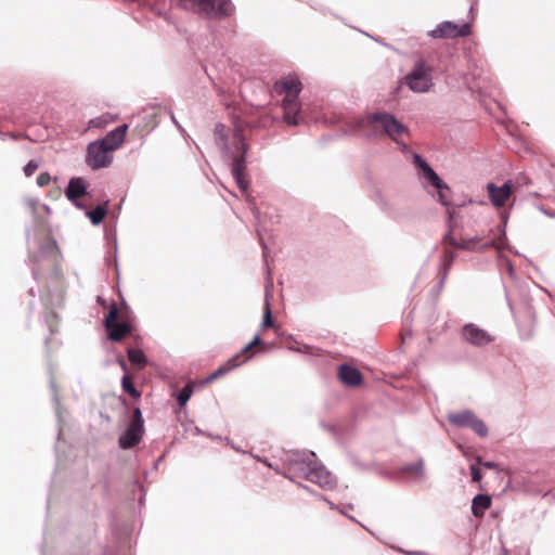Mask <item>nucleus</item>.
I'll return each mask as SVG.
<instances>
[{"label":"nucleus","instance_id":"nucleus-1","mask_svg":"<svg viewBox=\"0 0 555 555\" xmlns=\"http://www.w3.org/2000/svg\"><path fill=\"white\" fill-rule=\"evenodd\" d=\"M302 85L297 77L287 76L275 81L273 92L282 95L283 117L287 125L297 126L305 121L298 100Z\"/></svg>","mask_w":555,"mask_h":555},{"label":"nucleus","instance_id":"nucleus-2","mask_svg":"<svg viewBox=\"0 0 555 555\" xmlns=\"http://www.w3.org/2000/svg\"><path fill=\"white\" fill-rule=\"evenodd\" d=\"M104 327L107 332V338L112 341H121L133 332L132 318L128 309L119 310L115 305L109 308L104 319Z\"/></svg>","mask_w":555,"mask_h":555},{"label":"nucleus","instance_id":"nucleus-3","mask_svg":"<svg viewBox=\"0 0 555 555\" xmlns=\"http://www.w3.org/2000/svg\"><path fill=\"white\" fill-rule=\"evenodd\" d=\"M184 10L207 18H223L232 13L230 0H176Z\"/></svg>","mask_w":555,"mask_h":555},{"label":"nucleus","instance_id":"nucleus-4","mask_svg":"<svg viewBox=\"0 0 555 555\" xmlns=\"http://www.w3.org/2000/svg\"><path fill=\"white\" fill-rule=\"evenodd\" d=\"M366 125L375 132H380L391 138L396 143L409 134V129L395 116L388 113H376L367 117Z\"/></svg>","mask_w":555,"mask_h":555},{"label":"nucleus","instance_id":"nucleus-5","mask_svg":"<svg viewBox=\"0 0 555 555\" xmlns=\"http://www.w3.org/2000/svg\"><path fill=\"white\" fill-rule=\"evenodd\" d=\"M293 470L299 477L309 480L325 490H333L336 486V478L323 465L318 463H297Z\"/></svg>","mask_w":555,"mask_h":555},{"label":"nucleus","instance_id":"nucleus-6","mask_svg":"<svg viewBox=\"0 0 555 555\" xmlns=\"http://www.w3.org/2000/svg\"><path fill=\"white\" fill-rule=\"evenodd\" d=\"M433 67L425 61L415 62L413 69L404 77L406 86L413 92H427L433 87Z\"/></svg>","mask_w":555,"mask_h":555},{"label":"nucleus","instance_id":"nucleus-7","mask_svg":"<svg viewBox=\"0 0 555 555\" xmlns=\"http://www.w3.org/2000/svg\"><path fill=\"white\" fill-rule=\"evenodd\" d=\"M144 434V421L141 410L135 408L132 413L131 422L126 431L119 437V447L121 449H131L140 443Z\"/></svg>","mask_w":555,"mask_h":555},{"label":"nucleus","instance_id":"nucleus-8","mask_svg":"<svg viewBox=\"0 0 555 555\" xmlns=\"http://www.w3.org/2000/svg\"><path fill=\"white\" fill-rule=\"evenodd\" d=\"M263 341L259 336H256L248 345H246L238 353L229 359L225 363L219 366L209 377V380L217 379L224 374L231 372L235 367L244 363L254 353L255 347L263 346Z\"/></svg>","mask_w":555,"mask_h":555},{"label":"nucleus","instance_id":"nucleus-9","mask_svg":"<svg viewBox=\"0 0 555 555\" xmlns=\"http://www.w3.org/2000/svg\"><path fill=\"white\" fill-rule=\"evenodd\" d=\"M447 418L452 425L456 427H468L480 437H486L488 435V428L486 424L479 420L472 411L464 410L449 413Z\"/></svg>","mask_w":555,"mask_h":555},{"label":"nucleus","instance_id":"nucleus-10","mask_svg":"<svg viewBox=\"0 0 555 555\" xmlns=\"http://www.w3.org/2000/svg\"><path fill=\"white\" fill-rule=\"evenodd\" d=\"M472 34V25L469 23L456 24L451 21H444L437 25L435 29L429 33V36L435 39H456L464 38Z\"/></svg>","mask_w":555,"mask_h":555},{"label":"nucleus","instance_id":"nucleus-11","mask_svg":"<svg viewBox=\"0 0 555 555\" xmlns=\"http://www.w3.org/2000/svg\"><path fill=\"white\" fill-rule=\"evenodd\" d=\"M112 153L100 141H94L87 149V164L92 169L107 167L112 163Z\"/></svg>","mask_w":555,"mask_h":555},{"label":"nucleus","instance_id":"nucleus-12","mask_svg":"<svg viewBox=\"0 0 555 555\" xmlns=\"http://www.w3.org/2000/svg\"><path fill=\"white\" fill-rule=\"evenodd\" d=\"M487 192L491 204L496 208H502L512 199L514 185L511 181L504 183L502 186H498L494 183H488Z\"/></svg>","mask_w":555,"mask_h":555},{"label":"nucleus","instance_id":"nucleus-13","mask_svg":"<svg viewBox=\"0 0 555 555\" xmlns=\"http://www.w3.org/2000/svg\"><path fill=\"white\" fill-rule=\"evenodd\" d=\"M234 141L240 145V149L242 150L241 155L233 156V164H232V175L237 182L238 186L245 191L247 189V181L245 180L244 176V155H245V144L243 142V137L241 132L235 131L234 133Z\"/></svg>","mask_w":555,"mask_h":555},{"label":"nucleus","instance_id":"nucleus-14","mask_svg":"<svg viewBox=\"0 0 555 555\" xmlns=\"http://www.w3.org/2000/svg\"><path fill=\"white\" fill-rule=\"evenodd\" d=\"M462 333L464 338L475 346H486L493 340L488 332L472 323L466 324Z\"/></svg>","mask_w":555,"mask_h":555},{"label":"nucleus","instance_id":"nucleus-15","mask_svg":"<svg viewBox=\"0 0 555 555\" xmlns=\"http://www.w3.org/2000/svg\"><path fill=\"white\" fill-rule=\"evenodd\" d=\"M481 238L478 236H468L464 235L460 240H456V237L453 235V229L451 228L449 233L444 235L443 242L450 246L467 249V250H475L481 243Z\"/></svg>","mask_w":555,"mask_h":555},{"label":"nucleus","instance_id":"nucleus-16","mask_svg":"<svg viewBox=\"0 0 555 555\" xmlns=\"http://www.w3.org/2000/svg\"><path fill=\"white\" fill-rule=\"evenodd\" d=\"M128 130V125H121L116 129L109 131L105 138L99 140L108 151L112 153L117 150L125 141V137Z\"/></svg>","mask_w":555,"mask_h":555},{"label":"nucleus","instance_id":"nucleus-17","mask_svg":"<svg viewBox=\"0 0 555 555\" xmlns=\"http://www.w3.org/2000/svg\"><path fill=\"white\" fill-rule=\"evenodd\" d=\"M339 380L349 387H357L362 384V374L358 369L349 364H341L338 367Z\"/></svg>","mask_w":555,"mask_h":555},{"label":"nucleus","instance_id":"nucleus-18","mask_svg":"<svg viewBox=\"0 0 555 555\" xmlns=\"http://www.w3.org/2000/svg\"><path fill=\"white\" fill-rule=\"evenodd\" d=\"M414 164L421 169L423 177L434 186L441 188L442 180L433 168L418 155H414Z\"/></svg>","mask_w":555,"mask_h":555},{"label":"nucleus","instance_id":"nucleus-19","mask_svg":"<svg viewBox=\"0 0 555 555\" xmlns=\"http://www.w3.org/2000/svg\"><path fill=\"white\" fill-rule=\"evenodd\" d=\"M87 193V184L82 178H73L69 180L67 189L65 191L66 197L76 202L78 198L82 197Z\"/></svg>","mask_w":555,"mask_h":555},{"label":"nucleus","instance_id":"nucleus-20","mask_svg":"<svg viewBox=\"0 0 555 555\" xmlns=\"http://www.w3.org/2000/svg\"><path fill=\"white\" fill-rule=\"evenodd\" d=\"M491 498L487 494H478L473 499L472 513L475 517L480 518L485 512L491 506Z\"/></svg>","mask_w":555,"mask_h":555},{"label":"nucleus","instance_id":"nucleus-21","mask_svg":"<svg viewBox=\"0 0 555 555\" xmlns=\"http://www.w3.org/2000/svg\"><path fill=\"white\" fill-rule=\"evenodd\" d=\"M127 356L131 364L138 370L143 369L147 363L145 354L140 349L129 348L127 350Z\"/></svg>","mask_w":555,"mask_h":555},{"label":"nucleus","instance_id":"nucleus-22","mask_svg":"<svg viewBox=\"0 0 555 555\" xmlns=\"http://www.w3.org/2000/svg\"><path fill=\"white\" fill-rule=\"evenodd\" d=\"M215 141L216 144L225 153L230 152L229 145H228V134L225 126L223 125H217L215 128Z\"/></svg>","mask_w":555,"mask_h":555},{"label":"nucleus","instance_id":"nucleus-23","mask_svg":"<svg viewBox=\"0 0 555 555\" xmlns=\"http://www.w3.org/2000/svg\"><path fill=\"white\" fill-rule=\"evenodd\" d=\"M107 212L106 206L99 205L93 210L88 211V217L93 224H99L103 221Z\"/></svg>","mask_w":555,"mask_h":555},{"label":"nucleus","instance_id":"nucleus-24","mask_svg":"<svg viewBox=\"0 0 555 555\" xmlns=\"http://www.w3.org/2000/svg\"><path fill=\"white\" fill-rule=\"evenodd\" d=\"M121 387L125 392L129 393L132 398L139 399L141 392L133 386L132 379L129 375H124L121 379Z\"/></svg>","mask_w":555,"mask_h":555},{"label":"nucleus","instance_id":"nucleus-25","mask_svg":"<svg viewBox=\"0 0 555 555\" xmlns=\"http://www.w3.org/2000/svg\"><path fill=\"white\" fill-rule=\"evenodd\" d=\"M115 119L109 114H103L99 117H95L89 121V128H104L108 124L113 122Z\"/></svg>","mask_w":555,"mask_h":555},{"label":"nucleus","instance_id":"nucleus-26","mask_svg":"<svg viewBox=\"0 0 555 555\" xmlns=\"http://www.w3.org/2000/svg\"><path fill=\"white\" fill-rule=\"evenodd\" d=\"M193 392V387L191 384H186L178 393L177 400L180 406H184L186 402L190 400Z\"/></svg>","mask_w":555,"mask_h":555},{"label":"nucleus","instance_id":"nucleus-27","mask_svg":"<svg viewBox=\"0 0 555 555\" xmlns=\"http://www.w3.org/2000/svg\"><path fill=\"white\" fill-rule=\"evenodd\" d=\"M41 250L43 254L50 255L53 260H56L60 254L56 242L53 240H49L44 245H42Z\"/></svg>","mask_w":555,"mask_h":555},{"label":"nucleus","instance_id":"nucleus-28","mask_svg":"<svg viewBox=\"0 0 555 555\" xmlns=\"http://www.w3.org/2000/svg\"><path fill=\"white\" fill-rule=\"evenodd\" d=\"M268 327H274V322H273L270 305L268 301H266L264 308H263L262 328H268Z\"/></svg>","mask_w":555,"mask_h":555},{"label":"nucleus","instance_id":"nucleus-29","mask_svg":"<svg viewBox=\"0 0 555 555\" xmlns=\"http://www.w3.org/2000/svg\"><path fill=\"white\" fill-rule=\"evenodd\" d=\"M436 189L438 190L439 202L444 206L449 205L450 204V199H449V195H448L450 193L449 186L444 182H442L441 188H436Z\"/></svg>","mask_w":555,"mask_h":555},{"label":"nucleus","instance_id":"nucleus-30","mask_svg":"<svg viewBox=\"0 0 555 555\" xmlns=\"http://www.w3.org/2000/svg\"><path fill=\"white\" fill-rule=\"evenodd\" d=\"M455 254L453 250L446 248L444 255H443V266L444 270H449L453 260H454Z\"/></svg>","mask_w":555,"mask_h":555},{"label":"nucleus","instance_id":"nucleus-31","mask_svg":"<svg viewBox=\"0 0 555 555\" xmlns=\"http://www.w3.org/2000/svg\"><path fill=\"white\" fill-rule=\"evenodd\" d=\"M39 165L34 162V160H30L27 163V165L24 167V173L26 177H30L33 176L36 170L38 169Z\"/></svg>","mask_w":555,"mask_h":555},{"label":"nucleus","instance_id":"nucleus-32","mask_svg":"<svg viewBox=\"0 0 555 555\" xmlns=\"http://www.w3.org/2000/svg\"><path fill=\"white\" fill-rule=\"evenodd\" d=\"M51 181V177L48 172H41L38 177H37V184L39 186H47Z\"/></svg>","mask_w":555,"mask_h":555},{"label":"nucleus","instance_id":"nucleus-33","mask_svg":"<svg viewBox=\"0 0 555 555\" xmlns=\"http://www.w3.org/2000/svg\"><path fill=\"white\" fill-rule=\"evenodd\" d=\"M470 472H472V480L474 482H479L482 478L480 469L476 465H472Z\"/></svg>","mask_w":555,"mask_h":555},{"label":"nucleus","instance_id":"nucleus-34","mask_svg":"<svg viewBox=\"0 0 555 555\" xmlns=\"http://www.w3.org/2000/svg\"><path fill=\"white\" fill-rule=\"evenodd\" d=\"M477 463L489 469H495L498 467L494 462H482L480 457H477Z\"/></svg>","mask_w":555,"mask_h":555},{"label":"nucleus","instance_id":"nucleus-35","mask_svg":"<svg viewBox=\"0 0 555 555\" xmlns=\"http://www.w3.org/2000/svg\"><path fill=\"white\" fill-rule=\"evenodd\" d=\"M406 337H411V333H410V332H406V333H404V334H403V333L401 334V338H402V341H403V343L405 341Z\"/></svg>","mask_w":555,"mask_h":555},{"label":"nucleus","instance_id":"nucleus-36","mask_svg":"<svg viewBox=\"0 0 555 555\" xmlns=\"http://www.w3.org/2000/svg\"><path fill=\"white\" fill-rule=\"evenodd\" d=\"M490 245L491 244H489V243H485V244H482V247H487V246H490Z\"/></svg>","mask_w":555,"mask_h":555}]
</instances>
